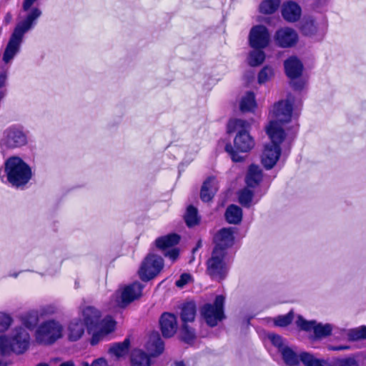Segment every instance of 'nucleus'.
Wrapping results in <instances>:
<instances>
[{"mask_svg": "<svg viewBox=\"0 0 366 366\" xmlns=\"http://www.w3.org/2000/svg\"><path fill=\"white\" fill-rule=\"evenodd\" d=\"M294 319V313L290 311L287 314L284 315H278L274 319V324L275 326L285 327L290 325Z\"/></svg>", "mask_w": 366, "mask_h": 366, "instance_id": "nucleus-39", "label": "nucleus"}, {"mask_svg": "<svg viewBox=\"0 0 366 366\" xmlns=\"http://www.w3.org/2000/svg\"><path fill=\"white\" fill-rule=\"evenodd\" d=\"M92 366H108L107 361L104 358H98L94 360L92 363Z\"/></svg>", "mask_w": 366, "mask_h": 366, "instance_id": "nucleus-48", "label": "nucleus"}, {"mask_svg": "<svg viewBox=\"0 0 366 366\" xmlns=\"http://www.w3.org/2000/svg\"><path fill=\"white\" fill-rule=\"evenodd\" d=\"M251 124L242 119H231L227 124V132L229 134L236 133L233 145L228 142L224 147V151L229 154L233 162H243L244 157L241 153L250 152L255 146L254 138L250 134Z\"/></svg>", "mask_w": 366, "mask_h": 366, "instance_id": "nucleus-2", "label": "nucleus"}, {"mask_svg": "<svg viewBox=\"0 0 366 366\" xmlns=\"http://www.w3.org/2000/svg\"><path fill=\"white\" fill-rule=\"evenodd\" d=\"M273 76V69L271 66L266 65L258 73L257 81L260 84H264L267 81H269Z\"/></svg>", "mask_w": 366, "mask_h": 366, "instance_id": "nucleus-40", "label": "nucleus"}, {"mask_svg": "<svg viewBox=\"0 0 366 366\" xmlns=\"http://www.w3.org/2000/svg\"><path fill=\"white\" fill-rule=\"evenodd\" d=\"M21 39V34L14 31L3 54V60L5 63H8L13 59L18 51Z\"/></svg>", "mask_w": 366, "mask_h": 366, "instance_id": "nucleus-22", "label": "nucleus"}, {"mask_svg": "<svg viewBox=\"0 0 366 366\" xmlns=\"http://www.w3.org/2000/svg\"><path fill=\"white\" fill-rule=\"evenodd\" d=\"M275 44L280 48H291L298 41V34L290 27L278 29L274 36Z\"/></svg>", "mask_w": 366, "mask_h": 366, "instance_id": "nucleus-12", "label": "nucleus"}, {"mask_svg": "<svg viewBox=\"0 0 366 366\" xmlns=\"http://www.w3.org/2000/svg\"><path fill=\"white\" fill-rule=\"evenodd\" d=\"M84 325L80 320L71 321L68 327V337L71 341L79 340L84 333Z\"/></svg>", "mask_w": 366, "mask_h": 366, "instance_id": "nucleus-28", "label": "nucleus"}, {"mask_svg": "<svg viewBox=\"0 0 366 366\" xmlns=\"http://www.w3.org/2000/svg\"><path fill=\"white\" fill-rule=\"evenodd\" d=\"M297 325L300 328V330L310 332L312 330H314L316 322L315 320L308 321L304 319L302 316H299L297 320Z\"/></svg>", "mask_w": 366, "mask_h": 366, "instance_id": "nucleus-42", "label": "nucleus"}, {"mask_svg": "<svg viewBox=\"0 0 366 366\" xmlns=\"http://www.w3.org/2000/svg\"><path fill=\"white\" fill-rule=\"evenodd\" d=\"M225 219L229 224H237L242 219V210L235 204H230L225 211Z\"/></svg>", "mask_w": 366, "mask_h": 366, "instance_id": "nucleus-30", "label": "nucleus"}, {"mask_svg": "<svg viewBox=\"0 0 366 366\" xmlns=\"http://www.w3.org/2000/svg\"><path fill=\"white\" fill-rule=\"evenodd\" d=\"M262 179V171L259 167L254 164H252L249 167V169L245 178V182L248 187H256Z\"/></svg>", "mask_w": 366, "mask_h": 366, "instance_id": "nucleus-26", "label": "nucleus"}, {"mask_svg": "<svg viewBox=\"0 0 366 366\" xmlns=\"http://www.w3.org/2000/svg\"><path fill=\"white\" fill-rule=\"evenodd\" d=\"M151 355L141 349H134L131 353L130 362L132 366H150Z\"/></svg>", "mask_w": 366, "mask_h": 366, "instance_id": "nucleus-25", "label": "nucleus"}, {"mask_svg": "<svg viewBox=\"0 0 366 366\" xmlns=\"http://www.w3.org/2000/svg\"><path fill=\"white\" fill-rule=\"evenodd\" d=\"M164 267V259L162 257L149 253L142 262L138 270L140 280L148 282L158 275Z\"/></svg>", "mask_w": 366, "mask_h": 366, "instance_id": "nucleus-10", "label": "nucleus"}, {"mask_svg": "<svg viewBox=\"0 0 366 366\" xmlns=\"http://www.w3.org/2000/svg\"><path fill=\"white\" fill-rule=\"evenodd\" d=\"M36 366H49V365L46 362H40V363L37 364Z\"/></svg>", "mask_w": 366, "mask_h": 366, "instance_id": "nucleus-54", "label": "nucleus"}, {"mask_svg": "<svg viewBox=\"0 0 366 366\" xmlns=\"http://www.w3.org/2000/svg\"><path fill=\"white\" fill-rule=\"evenodd\" d=\"M184 222L188 227H193L200 223V217L198 214L197 209L192 204L187 207L184 215Z\"/></svg>", "mask_w": 366, "mask_h": 366, "instance_id": "nucleus-31", "label": "nucleus"}, {"mask_svg": "<svg viewBox=\"0 0 366 366\" xmlns=\"http://www.w3.org/2000/svg\"><path fill=\"white\" fill-rule=\"evenodd\" d=\"M41 11L39 9L34 7L32 8L30 12L27 14L26 17L21 21L20 26L15 29V31L21 34L27 31L34 24L35 21L41 16Z\"/></svg>", "mask_w": 366, "mask_h": 366, "instance_id": "nucleus-24", "label": "nucleus"}, {"mask_svg": "<svg viewBox=\"0 0 366 366\" xmlns=\"http://www.w3.org/2000/svg\"><path fill=\"white\" fill-rule=\"evenodd\" d=\"M268 338L271 343L278 349L279 352H280L281 350L285 347L284 340L282 336L277 334L272 333L268 335Z\"/></svg>", "mask_w": 366, "mask_h": 366, "instance_id": "nucleus-44", "label": "nucleus"}, {"mask_svg": "<svg viewBox=\"0 0 366 366\" xmlns=\"http://www.w3.org/2000/svg\"><path fill=\"white\" fill-rule=\"evenodd\" d=\"M6 79H7V75H6V72L1 73L0 74V88L5 86Z\"/></svg>", "mask_w": 366, "mask_h": 366, "instance_id": "nucleus-50", "label": "nucleus"}, {"mask_svg": "<svg viewBox=\"0 0 366 366\" xmlns=\"http://www.w3.org/2000/svg\"><path fill=\"white\" fill-rule=\"evenodd\" d=\"M218 191L217 181L214 176L208 177L202 183L199 197L203 202H210Z\"/></svg>", "mask_w": 366, "mask_h": 366, "instance_id": "nucleus-17", "label": "nucleus"}, {"mask_svg": "<svg viewBox=\"0 0 366 366\" xmlns=\"http://www.w3.org/2000/svg\"><path fill=\"white\" fill-rule=\"evenodd\" d=\"M164 256L168 257L172 262L176 261L179 256V249L173 247L164 252Z\"/></svg>", "mask_w": 366, "mask_h": 366, "instance_id": "nucleus-45", "label": "nucleus"}, {"mask_svg": "<svg viewBox=\"0 0 366 366\" xmlns=\"http://www.w3.org/2000/svg\"><path fill=\"white\" fill-rule=\"evenodd\" d=\"M181 236L177 233L172 232L157 238L154 244L157 248L164 252L167 249L173 248L179 244Z\"/></svg>", "mask_w": 366, "mask_h": 366, "instance_id": "nucleus-21", "label": "nucleus"}, {"mask_svg": "<svg viewBox=\"0 0 366 366\" xmlns=\"http://www.w3.org/2000/svg\"><path fill=\"white\" fill-rule=\"evenodd\" d=\"M26 142V136L21 130L10 127L6 130L1 144L8 149H13L24 146Z\"/></svg>", "mask_w": 366, "mask_h": 366, "instance_id": "nucleus-13", "label": "nucleus"}, {"mask_svg": "<svg viewBox=\"0 0 366 366\" xmlns=\"http://www.w3.org/2000/svg\"><path fill=\"white\" fill-rule=\"evenodd\" d=\"M265 60V53L262 49H257L250 51L249 54L248 63L251 66H257L261 65Z\"/></svg>", "mask_w": 366, "mask_h": 366, "instance_id": "nucleus-36", "label": "nucleus"}, {"mask_svg": "<svg viewBox=\"0 0 366 366\" xmlns=\"http://www.w3.org/2000/svg\"><path fill=\"white\" fill-rule=\"evenodd\" d=\"M197 315V305L194 301L184 302L181 306L180 318L182 323L192 322Z\"/></svg>", "mask_w": 366, "mask_h": 366, "instance_id": "nucleus-23", "label": "nucleus"}, {"mask_svg": "<svg viewBox=\"0 0 366 366\" xmlns=\"http://www.w3.org/2000/svg\"><path fill=\"white\" fill-rule=\"evenodd\" d=\"M29 332L22 327H16L11 337L5 335H0V355L5 357L12 353H24L29 348Z\"/></svg>", "mask_w": 366, "mask_h": 366, "instance_id": "nucleus-7", "label": "nucleus"}, {"mask_svg": "<svg viewBox=\"0 0 366 366\" xmlns=\"http://www.w3.org/2000/svg\"><path fill=\"white\" fill-rule=\"evenodd\" d=\"M347 339L351 342L366 340V325H361L349 330Z\"/></svg>", "mask_w": 366, "mask_h": 366, "instance_id": "nucleus-34", "label": "nucleus"}, {"mask_svg": "<svg viewBox=\"0 0 366 366\" xmlns=\"http://www.w3.org/2000/svg\"><path fill=\"white\" fill-rule=\"evenodd\" d=\"M13 322L12 317L6 313H0V333L8 330Z\"/></svg>", "mask_w": 366, "mask_h": 366, "instance_id": "nucleus-43", "label": "nucleus"}, {"mask_svg": "<svg viewBox=\"0 0 366 366\" xmlns=\"http://www.w3.org/2000/svg\"><path fill=\"white\" fill-rule=\"evenodd\" d=\"M131 341L129 337H126L123 342L113 343L109 349V353L115 355L117 357L125 356L129 350Z\"/></svg>", "mask_w": 366, "mask_h": 366, "instance_id": "nucleus-29", "label": "nucleus"}, {"mask_svg": "<svg viewBox=\"0 0 366 366\" xmlns=\"http://www.w3.org/2000/svg\"><path fill=\"white\" fill-rule=\"evenodd\" d=\"M38 322V316L36 314L34 313H27L22 318L23 325L30 330H33L36 327Z\"/></svg>", "mask_w": 366, "mask_h": 366, "instance_id": "nucleus-41", "label": "nucleus"}, {"mask_svg": "<svg viewBox=\"0 0 366 366\" xmlns=\"http://www.w3.org/2000/svg\"><path fill=\"white\" fill-rule=\"evenodd\" d=\"M234 242V232L230 227L220 229L213 237L214 244L210 257L206 261V273L212 280H224L229 272L226 262L227 250Z\"/></svg>", "mask_w": 366, "mask_h": 366, "instance_id": "nucleus-1", "label": "nucleus"}, {"mask_svg": "<svg viewBox=\"0 0 366 366\" xmlns=\"http://www.w3.org/2000/svg\"><path fill=\"white\" fill-rule=\"evenodd\" d=\"M249 45L255 49H263L269 43V34L267 28L263 25L254 26L249 35Z\"/></svg>", "mask_w": 366, "mask_h": 366, "instance_id": "nucleus-11", "label": "nucleus"}, {"mask_svg": "<svg viewBox=\"0 0 366 366\" xmlns=\"http://www.w3.org/2000/svg\"><path fill=\"white\" fill-rule=\"evenodd\" d=\"M280 353L284 362L290 366L298 365L300 362L305 366H360L355 356L319 359L307 352H302L298 355L288 346L282 348Z\"/></svg>", "mask_w": 366, "mask_h": 366, "instance_id": "nucleus-4", "label": "nucleus"}, {"mask_svg": "<svg viewBox=\"0 0 366 366\" xmlns=\"http://www.w3.org/2000/svg\"><path fill=\"white\" fill-rule=\"evenodd\" d=\"M332 327L330 324H316L313 331L315 339L319 340L323 337H327L332 334Z\"/></svg>", "mask_w": 366, "mask_h": 366, "instance_id": "nucleus-35", "label": "nucleus"}, {"mask_svg": "<svg viewBox=\"0 0 366 366\" xmlns=\"http://www.w3.org/2000/svg\"><path fill=\"white\" fill-rule=\"evenodd\" d=\"M292 112L293 105L289 100H280L274 104L271 111L274 120L270 121L266 127V133L271 141L269 144L281 146L285 139L286 133L280 124L290 122Z\"/></svg>", "mask_w": 366, "mask_h": 366, "instance_id": "nucleus-5", "label": "nucleus"}, {"mask_svg": "<svg viewBox=\"0 0 366 366\" xmlns=\"http://www.w3.org/2000/svg\"><path fill=\"white\" fill-rule=\"evenodd\" d=\"M201 246H202V241L199 240L198 242L197 243L195 248L193 249V252H194L196 250H197Z\"/></svg>", "mask_w": 366, "mask_h": 366, "instance_id": "nucleus-52", "label": "nucleus"}, {"mask_svg": "<svg viewBox=\"0 0 366 366\" xmlns=\"http://www.w3.org/2000/svg\"><path fill=\"white\" fill-rule=\"evenodd\" d=\"M102 317V312L94 306H86L82 310L83 323L91 335L89 343L92 346L106 340L117 329V322L112 315Z\"/></svg>", "mask_w": 366, "mask_h": 366, "instance_id": "nucleus-3", "label": "nucleus"}, {"mask_svg": "<svg viewBox=\"0 0 366 366\" xmlns=\"http://www.w3.org/2000/svg\"><path fill=\"white\" fill-rule=\"evenodd\" d=\"M195 330L188 325V323H182L180 331V340L187 345H193L196 340Z\"/></svg>", "mask_w": 366, "mask_h": 366, "instance_id": "nucleus-32", "label": "nucleus"}, {"mask_svg": "<svg viewBox=\"0 0 366 366\" xmlns=\"http://www.w3.org/2000/svg\"><path fill=\"white\" fill-rule=\"evenodd\" d=\"M257 104L255 99V94L253 92H247L241 99L239 109L242 112H254Z\"/></svg>", "mask_w": 366, "mask_h": 366, "instance_id": "nucleus-27", "label": "nucleus"}, {"mask_svg": "<svg viewBox=\"0 0 366 366\" xmlns=\"http://www.w3.org/2000/svg\"><path fill=\"white\" fill-rule=\"evenodd\" d=\"M280 0H263L259 6V10L263 14H274L280 6Z\"/></svg>", "mask_w": 366, "mask_h": 366, "instance_id": "nucleus-33", "label": "nucleus"}, {"mask_svg": "<svg viewBox=\"0 0 366 366\" xmlns=\"http://www.w3.org/2000/svg\"><path fill=\"white\" fill-rule=\"evenodd\" d=\"M36 0H24L23 2V10L27 11L30 9L31 6Z\"/></svg>", "mask_w": 366, "mask_h": 366, "instance_id": "nucleus-47", "label": "nucleus"}, {"mask_svg": "<svg viewBox=\"0 0 366 366\" xmlns=\"http://www.w3.org/2000/svg\"><path fill=\"white\" fill-rule=\"evenodd\" d=\"M81 365V366H92V365H89V363L86 362H83Z\"/></svg>", "mask_w": 366, "mask_h": 366, "instance_id": "nucleus-55", "label": "nucleus"}, {"mask_svg": "<svg viewBox=\"0 0 366 366\" xmlns=\"http://www.w3.org/2000/svg\"><path fill=\"white\" fill-rule=\"evenodd\" d=\"M7 182L14 188L24 189L32 178L31 167L21 157L13 156L4 162Z\"/></svg>", "mask_w": 366, "mask_h": 366, "instance_id": "nucleus-6", "label": "nucleus"}, {"mask_svg": "<svg viewBox=\"0 0 366 366\" xmlns=\"http://www.w3.org/2000/svg\"><path fill=\"white\" fill-rule=\"evenodd\" d=\"M146 347L152 357H157L163 353L164 342L157 331L150 333Z\"/></svg>", "mask_w": 366, "mask_h": 366, "instance_id": "nucleus-20", "label": "nucleus"}, {"mask_svg": "<svg viewBox=\"0 0 366 366\" xmlns=\"http://www.w3.org/2000/svg\"><path fill=\"white\" fill-rule=\"evenodd\" d=\"M253 197V191L247 188H244L239 192V202L242 206L246 208H249L251 207Z\"/></svg>", "mask_w": 366, "mask_h": 366, "instance_id": "nucleus-38", "label": "nucleus"}, {"mask_svg": "<svg viewBox=\"0 0 366 366\" xmlns=\"http://www.w3.org/2000/svg\"><path fill=\"white\" fill-rule=\"evenodd\" d=\"M281 13L286 21L293 23L300 19L302 9L296 2L289 1L282 6Z\"/></svg>", "mask_w": 366, "mask_h": 366, "instance_id": "nucleus-18", "label": "nucleus"}, {"mask_svg": "<svg viewBox=\"0 0 366 366\" xmlns=\"http://www.w3.org/2000/svg\"><path fill=\"white\" fill-rule=\"evenodd\" d=\"M282 152L281 146L268 144L265 146L262 163L266 169H272L279 160Z\"/></svg>", "mask_w": 366, "mask_h": 366, "instance_id": "nucleus-16", "label": "nucleus"}, {"mask_svg": "<svg viewBox=\"0 0 366 366\" xmlns=\"http://www.w3.org/2000/svg\"><path fill=\"white\" fill-rule=\"evenodd\" d=\"M144 286L136 281L126 285L121 294V302L123 306H127L142 295V290Z\"/></svg>", "mask_w": 366, "mask_h": 366, "instance_id": "nucleus-15", "label": "nucleus"}, {"mask_svg": "<svg viewBox=\"0 0 366 366\" xmlns=\"http://www.w3.org/2000/svg\"><path fill=\"white\" fill-rule=\"evenodd\" d=\"M159 328L164 338L173 337L178 329L177 317L171 312H164L159 317Z\"/></svg>", "mask_w": 366, "mask_h": 366, "instance_id": "nucleus-14", "label": "nucleus"}, {"mask_svg": "<svg viewBox=\"0 0 366 366\" xmlns=\"http://www.w3.org/2000/svg\"><path fill=\"white\" fill-rule=\"evenodd\" d=\"M190 279H191L190 274L182 273L180 275L179 279L178 280H177L175 285L178 287H182L183 286H184L186 284H187L189 282Z\"/></svg>", "mask_w": 366, "mask_h": 366, "instance_id": "nucleus-46", "label": "nucleus"}, {"mask_svg": "<svg viewBox=\"0 0 366 366\" xmlns=\"http://www.w3.org/2000/svg\"><path fill=\"white\" fill-rule=\"evenodd\" d=\"M175 366H186L184 361H177L175 362Z\"/></svg>", "mask_w": 366, "mask_h": 366, "instance_id": "nucleus-53", "label": "nucleus"}, {"mask_svg": "<svg viewBox=\"0 0 366 366\" xmlns=\"http://www.w3.org/2000/svg\"><path fill=\"white\" fill-rule=\"evenodd\" d=\"M301 30L304 35H315L317 31V24L314 19H307L303 22Z\"/></svg>", "mask_w": 366, "mask_h": 366, "instance_id": "nucleus-37", "label": "nucleus"}, {"mask_svg": "<svg viewBox=\"0 0 366 366\" xmlns=\"http://www.w3.org/2000/svg\"><path fill=\"white\" fill-rule=\"evenodd\" d=\"M59 366H75V365L72 360H69L61 363Z\"/></svg>", "mask_w": 366, "mask_h": 366, "instance_id": "nucleus-51", "label": "nucleus"}, {"mask_svg": "<svg viewBox=\"0 0 366 366\" xmlns=\"http://www.w3.org/2000/svg\"><path fill=\"white\" fill-rule=\"evenodd\" d=\"M4 92H0V101L1 100V99L4 97Z\"/></svg>", "mask_w": 366, "mask_h": 366, "instance_id": "nucleus-56", "label": "nucleus"}, {"mask_svg": "<svg viewBox=\"0 0 366 366\" xmlns=\"http://www.w3.org/2000/svg\"><path fill=\"white\" fill-rule=\"evenodd\" d=\"M224 300V297L219 295L216 296L213 304L206 303L201 307V315L209 327H214L225 319Z\"/></svg>", "mask_w": 366, "mask_h": 366, "instance_id": "nucleus-9", "label": "nucleus"}, {"mask_svg": "<svg viewBox=\"0 0 366 366\" xmlns=\"http://www.w3.org/2000/svg\"><path fill=\"white\" fill-rule=\"evenodd\" d=\"M285 74L290 79L299 78L303 71V64L302 61L295 56L287 59L284 62Z\"/></svg>", "mask_w": 366, "mask_h": 366, "instance_id": "nucleus-19", "label": "nucleus"}, {"mask_svg": "<svg viewBox=\"0 0 366 366\" xmlns=\"http://www.w3.org/2000/svg\"><path fill=\"white\" fill-rule=\"evenodd\" d=\"M62 336V326L54 320L43 322L35 332L36 341L41 345H51Z\"/></svg>", "mask_w": 366, "mask_h": 366, "instance_id": "nucleus-8", "label": "nucleus"}, {"mask_svg": "<svg viewBox=\"0 0 366 366\" xmlns=\"http://www.w3.org/2000/svg\"><path fill=\"white\" fill-rule=\"evenodd\" d=\"M350 347L347 345H340V346H332L330 347V350L333 351H340V350H345L350 349Z\"/></svg>", "mask_w": 366, "mask_h": 366, "instance_id": "nucleus-49", "label": "nucleus"}]
</instances>
